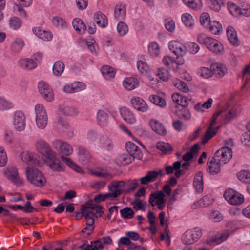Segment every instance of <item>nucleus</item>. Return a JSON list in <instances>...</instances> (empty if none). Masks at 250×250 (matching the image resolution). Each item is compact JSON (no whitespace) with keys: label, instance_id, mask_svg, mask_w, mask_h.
I'll list each match as a JSON object with an SVG mask.
<instances>
[{"label":"nucleus","instance_id":"1","mask_svg":"<svg viewBox=\"0 0 250 250\" xmlns=\"http://www.w3.org/2000/svg\"><path fill=\"white\" fill-rule=\"evenodd\" d=\"M52 145L53 148L62 154L61 159L66 165L78 172H83V170L79 166L73 163L70 158L65 157L73 153L72 146L69 144L62 140L56 139L52 142Z\"/></svg>","mask_w":250,"mask_h":250},{"label":"nucleus","instance_id":"2","mask_svg":"<svg viewBox=\"0 0 250 250\" xmlns=\"http://www.w3.org/2000/svg\"><path fill=\"white\" fill-rule=\"evenodd\" d=\"M197 40L200 44H204L213 53L220 54L224 52V47L222 43L212 37L201 34L198 36Z\"/></svg>","mask_w":250,"mask_h":250},{"label":"nucleus","instance_id":"3","mask_svg":"<svg viewBox=\"0 0 250 250\" xmlns=\"http://www.w3.org/2000/svg\"><path fill=\"white\" fill-rule=\"evenodd\" d=\"M78 113L77 110H59L57 117L56 126L59 129H61L66 135L71 137L73 135V132L70 126L64 120L63 116L65 115L69 116H75Z\"/></svg>","mask_w":250,"mask_h":250},{"label":"nucleus","instance_id":"4","mask_svg":"<svg viewBox=\"0 0 250 250\" xmlns=\"http://www.w3.org/2000/svg\"><path fill=\"white\" fill-rule=\"evenodd\" d=\"M27 180L33 185L37 187H42L46 183V180L42 173L38 169L27 167L25 170Z\"/></svg>","mask_w":250,"mask_h":250},{"label":"nucleus","instance_id":"5","mask_svg":"<svg viewBox=\"0 0 250 250\" xmlns=\"http://www.w3.org/2000/svg\"><path fill=\"white\" fill-rule=\"evenodd\" d=\"M223 196L228 203L232 205H240L244 202V196L232 188L227 189Z\"/></svg>","mask_w":250,"mask_h":250},{"label":"nucleus","instance_id":"6","mask_svg":"<svg viewBox=\"0 0 250 250\" xmlns=\"http://www.w3.org/2000/svg\"><path fill=\"white\" fill-rule=\"evenodd\" d=\"M202 235V230L196 227L186 231L183 234L182 241L185 245L192 244L198 241Z\"/></svg>","mask_w":250,"mask_h":250},{"label":"nucleus","instance_id":"7","mask_svg":"<svg viewBox=\"0 0 250 250\" xmlns=\"http://www.w3.org/2000/svg\"><path fill=\"white\" fill-rule=\"evenodd\" d=\"M232 157L231 149L228 146H224L218 150L215 153V160L225 164L229 161Z\"/></svg>","mask_w":250,"mask_h":250},{"label":"nucleus","instance_id":"8","mask_svg":"<svg viewBox=\"0 0 250 250\" xmlns=\"http://www.w3.org/2000/svg\"><path fill=\"white\" fill-rule=\"evenodd\" d=\"M222 110L218 111L213 114L212 117L210 125L207 129L205 137L202 140V144H205L209 140L213 137L216 133V131L219 129V126L215 129L213 126L217 123L218 117L222 113Z\"/></svg>","mask_w":250,"mask_h":250},{"label":"nucleus","instance_id":"9","mask_svg":"<svg viewBox=\"0 0 250 250\" xmlns=\"http://www.w3.org/2000/svg\"><path fill=\"white\" fill-rule=\"evenodd\" d=\"M126 184L124 181H113L108 185V188L112 198H116L121 195L123 192H126L125 187Z\"/></svg>","mask_w":250,"mask_h":250},{"label":"nucleus","instance_id":"10","mask_svg":"<svg viewBox=\"0 0 250 250\" xmlns=\"http://www.w3.org/2000/svg\"><path fill=\"white\" fill-rule=\"evenodd\" d=\"M13 126L15 130L18 132L23 131L26 127V117L21 110L15 112L13 116Z\"/></svg>","mask_w":250,"mask_h":250},{"label":"nucleus","instance_id":"11","mask_svg":"<svg viewBox=\"0 0 250 250\" xmlns=\"http://www.w3.org/2000/svg\"><path fill=\"white\" fill-rule=\"evenodd\" d=\"M34 146L35 149L41 154L44 158L50 156L51 154L54 152L49 144L42 139L37 140L35 143Z\"/></svg>","mask_w":250,"mask_h":250},{"label":"nucleus","instance_id":"12","mask_svg":"<svg viewBox=\"0 0 250 250\" xmlns=\"http://www.w3.org/2000/svg\"><path fill=\"white\" fill-rule=\"evenodd\" d=\"M227 5L229 11L233 15H243L247 17L250 16V7L249 5L243 4L242 5L241 8L232 2H228Z\"/></svg>","mask_w":250,"mask_h":250},{"label":"nucleus","instance_id":"13","mask_svg":"<svg viewBox=\"0 0 250 250\" xmlns=\"http://www.w3.org/2000/svg\"><path fill=\"white\" fill-rule=\"evenodd\" d=\"M164 197L165 194L161 191L152 193L150 195L149 202L152 207L157 205L159 209L163 210L166 203Z\"/></svg>","mask_w":250,"mask_h":250},{"label":"nucleus","instance_id":"14","mask_svg":"<svg viewBox=\"0 0 250 250\" xmlns=\"http://www.w3.org/2000/svg\"><path fill=\"white\" fill-rule=\"evenodd\" d=\"M39 91L43 98L47 101L51 102L54 99V94L50 86L44 81H41L38 83Z\"/></svg>","mask_w":250,"mask_h":250},{"label":"nucleus","instance_id":"15","mask_svg":"<svg viewBox=\"0 0 250 250\" xmlns=\"http://www.w3.org/2000/svg\"><path fill=\"white\" fill-rule=\"evenodd\" d=\"M168 48L175 55L177 59L182 58L186 53V47L177 41H171L168 43Z\"/></svg>","mask_w":250,"mask_h":250},{"label":"nucleus","instance_id":"16","mask_svg":"<svg viewBox=\"0 0 250 250\" xmlns=\"http://www.w3.org/2000/svg\"><path fill=\"white\" fill-rule=\"evenodd\" d=\"M94 146L98 149L110 151L113 148V143L108 136L105 135L98 137Z\"/></svg>","mask_w":250,"mask_h":250},{"label":"nucleus","instance_id":"17","mask_svg":"<svg viewBox=\"0 0 250 250\" xmlns=\"http://www.w3.org/2000/svg\"><path fill=\"white\" fill-rule=\"evenodd\" d=\"M35 121L39 129H44L48 123V115L46 110H36Z\"/></svg>","mask_w":250,"mask_h":250},{"label":"nucleus","instance_id":"18","mask_svg":"<svg viewBox=\"0 0 250 250\" xmlns=\"http://www.w3.org/2000/svg\"><path fill=\"white\" fill-rule=\"evenodd\" d=\"M6 174L12 182L18 186H22L24 185L23 181L18 175V169L14 167H9Z\"/></svg>","mask_w":250,"mask_h":250},{"label":"nucleus","instance_id":"19","mask_svg":"<svg viewBox=\"0 0 250 250\" xmlns=\"http://www.w3.org/2000/svg\"><path fill=\"white\" fill-rule=\"evenodd\" d=\"M45 159L47 164L51 169L58 171L63 170L64 166L61 164L60 161L56 158L55 152L51 154L50 156H48Z\"/></svg>","mask_w":250,"mask_h":250},{"label":"nucleus","instance_id":"20","mask_svg":"<svg viewBox=\"0 0 250 250\" xmlns=\"http://www.w3.org/2000/svg\"><path fill=\"white\" fill-rule=\"evenodd\" d=\"M221 164L215 161L213 157L209 158L207 163V170L211 174L215 175L220 171Z\"/></svg>","mask_w":250,"mask_h":250},{"label":"nucleus","instance_id":"21","mask_svg":"<svg viewBox=\"0 0 250 250\" xmlns=\"http://www.w3.org/2000/svg\"><path fill=\"white\" fill-rule=\"evenodd\" d=\"M125 147L127 151L133 158H141L142 153L140 148L133 143L128 142L125 144Z\"/></svg>","mask_w":250,"mask_h":250},{"label":"nucleus","instance_id":"22","mask_svg":"<svg viewBox=\"0 0 250 250\" xmlns=\"http://www.w3.org/2000/svg\"><path fill=\"white\" fill-rule=\"evenodd\" d=\"M210 68L212 70L213 75L219 78L223 77L227 72L226 66L222 63L212 64Z\"/></svg>","mask_w":250,"mask_h":250},{"label":"nucleus","instance_id":"23","mask_svg":"<svg viewBox=\"0 0 250 250\" xmlns=\"http://www.w3.org/2000/svg\"><path fill=\"white\" fill-rule=\"evenodd\" d=\"M193 186L197 193H201L203 192L204 189L203 174L201 171H199L195 175Z\"/></svg>","mask_w":250,"mask_h":250},{"label":"nucleus","instance_id":"24","mask_svg":"<svg viewBox=\"0 0 250 250\" xmlns=\"http://www.w3.org/2000/svg\"><path fill=\"white\" fill-rule=\"evenodd\" d=\"M149 125L155 132L159 135L165 136L167 134V130L164 126L158 121L155 120H151L149 121Z\"/></svg>","mask_w":250,"mask_h":250},{"label":"nucleus","instance_id":"25","mask_svg":"<svg viewBox=\"0 0 250 250\" xmlns=\"http://www.w3.org/2000/svg\"><path fill=\"white\" fill-rule=\"evenodd\" d=\"M226 34L229 42L234 45L239 44V40L235 29L231 26H228Z\"/></svg>","mask_w":250,"mask_h":250},{"label":"nucleus","instance_id":"26","mask_svg":"<svg viewBox=\"0 0 250 250\" xmlns=\"http://www.w3.org/2000/svg\"><path fill=\"white\" fill-rule=\"evenodd\" d=\"M130 103L135 109H146L148 108L146 102L140 97H135L131 99Z\"/></svg>","mask_w":250,"mask_h":250},{"label":"nucleus","instance_id":"27","mask_svg":"<svg viewBox=\"0 0 250 250\" xmlns=\"http://www.w3.org/2000/svg\"><path fill=\"white\" fill-rule=\"evenodd\" d=\"M139 84V81L134 77L126 78L123 82L124 87L128 90H131L137 87Z\"/></svg>","mask_w":250,"mask_h":250},{"label":"nucleus","instance_id":"28","mask_svg":"<svg viewBox=\"0 0 250 250\" xmlns=\"http://www.w3.org/2000/svg\"><path fill=\"white\" fill-rule=\"evenodd\" d=\"M19 64L21 67L25 70H32L37 67V63L31 59H21L19 60Z\"/></svg>","mask_w":250,"mask_h":250},{"label":"nucleus","instance_id":"29","mask_svg":"<svg viewBox=\"0 0 250 250\" xmlns=\"http://www.w3.org/2000/svg\"><path fill=\"white\" fill-rule=\"evenodd\" d=\"M72 25L78 33L80 34L85 33L86 27L82 20L79 18L74 19L72 21Z\"/></svg>","mask_w":250,"mask_h":250},{"label":"nucleus","instance_id":"30","mask_svg":"<svg viewBox=\"0 0 250 250\" xmlns=\"http://www.w3.org/2000/svg\"><path fill=\"white\" fill-rule=\"evenodd\" d=\"M33 31L39 38L44 41H49L52 38V35L50 32L42 30L40 27L33 28Z\"/></svg>","mask_w":250,"mask_h":250},{"label":"nucleus","instance_id":"31","mask_svg":"<svg viewBox=\"0 0 250 250\" xmlns=\"http://www.w3.org/2000/svg\"><path fill=\"white\" fill-rule=\"evenodd\" d=\"M95 21L96 24L101 27L104 28L108 24V20L105 15L98 12L95 14Z\"/></svg>","mask_w":250,"mask_h":250},{"label":"nucleus","instance_id":"32","mask_svg":"<svg viewBox=\"0 0 250 250\" xmlns=\"http://www.w3.org/2000/svg\"><path fill=\"white\" fill-rule=\"evenodd\" d=\"M163 62L167 66L176 63L177 66L175 69L174 68V70H177L178 68V65H183L185 62V60L183 58H180L179 60H175L171 57L166 56L163 59Z\"/></svg>","mask_w":250,"mask_h":250},{"label":"nucleus","instance_id":"33","mask_svg":"<svg viewBox=\"0 0 250 250\" xmlns=\"http://www.w3.org/2000/svg\"><path fill=\"white\" fill-rule=\"evenodd\" d=\"M102 75L104 78L108 80H110L115 77V70L114 68L108 66H103L101 69Z\"/></svg>","mask_w":250,"mask_h":250},{"label":"nucleus","instance_id":"34","mask_svg":"<svg viewBox=\"0 0 250 250\" xmlns=\"http://www.w3.org/2000/svg\"><path fill=\"white\" fill-rule=\"evenodd\" d=\"M134 159L128 154H122L116 159V162L119 165H126L130 164Z\"/></svg>","mask_w":250,"mask_h":250},{"label":"nucleus","instance_id":"35","mask_svg":"<svg viewBox=\"0 0 250 250\" xmlns=\"http://www.w3.org/2000/svg\"><path fill=\"white\" fill-rule=\"evenodd\" d=\"M126 16V10L124 6L117 5L114 9V17L117 20L125 19Z\"/></svg>","mask_w":250,"mask_h":250},{"label":"nucleus","instance_id":"36","mask_svg":"<svg viewBox=\"0 0 250 250\" xmlns=\"http://www.w3.org/2000/svg\"><path fill=\"white\" fill-rule=\"evenodd\" d=\"M213 199L212 196L210 195H208L207 196H204L202 199L199 200L196 203H195L193 206L198 207H206L209 206L213 203ZM193 208L194 207L193 206Z\"/></svg>","mask_w":250,"mask_h":250},{"label":"nucleus","instance_id":"37","mask_svg":"<svg viewBox=\"0 0 250 250\" xmlns=\"http://www.w3.org/2000/svg\"><path fill=\"white\" fill-rule=\"evenodd\" d=\"M20 156L22 161L26 163H34L36 155L29 151H24L21 153Z\"/></svg>","mask_w":250,"mask_h":250},{"label":"nucleus","instance_id":"38","mask_svg":"<svg viewBox=\"0 0 250 250\" xmlns=\"http://www.w3.org/2000/svg\"><path fill=\"white\" fill-rule=\"evenodd\" d=\"M24 46L23 41L21 39H16L11 45V51L13 52H18L21 50Z\"/></svg>","mask_w":250,"mask_h":250},{"label":"nucleus","instance_id":"39","mask_svg":"<svg viewBox=\"0 0 250 250\" xmlns=\"http://www.w3.org/2000/svg\"><path fill=\"white\" fill-rule=\"evenodd\" d=\"M208 28L212 34L215 35L219 34L222 31L221 24L216 21H212Z\"/></svg>","mask_w":250,"mask_h":250},{"label":"nucleus","instance_id":"40","mask_svg":"<svg viewBox=\"0 0 250 250\" xmlns=\"http://www.w3.org/2000/svg\"><path fill=\"white\" fill-rule=\"evenodd\" d=\"M123 119L127 123L133 124L135 122L134 116L130 110H120Z\"/></svg>","mask_w":250,"mask_h":250},{"label":"nucleus","instance_id":"41","mask_svg":"<svg viewBox=\"0 0 250 250\" xmlns=\"http://www.w3.org/2000/svg\"><path fill=\"white\" fill-rule=\"evenodd\" d=\"M173 84L175 87L183 92L186 93L189 90L187 84L180 79H175L173 80Z\"/></svg>","mask_w":250,"mask_h":250},{"label":"nucleus","instance_id":"42","mask_svg":"<svg viewBox=\"0 0 250 250\" xmlns=\"http://www.w3.org/2000/svg\"><path fill=\"white\" fill-rule=\"evenodd\" d=\"M64 64L61 61H57L55 62L53 67V74L57 76H60L64 71Z\"/></svg>","mask_w":250,"mask_h":250},{"label":"nucleus","instance_id":"43","mask_svg":"<svg viewBox=\"0 0 250 250\" xmlns=\"http://www.w3.org/2000/svg\"><path fill=\"white\" fill-rule=\"evenodd\" d=\"M182 21L188 27L192 28L194 25V20L192 16L188 13H185L182 16Z\"/></svg>","mask_w":250,"mask_h":250},{"label":"nucleus","instance_id":"44","mask_svg":"<svg viewBox=\"0 0 250 250\" xmlns=\"http://www.w3.org/2000/svg\"><path fill=\"white\" fill-rule=\"evenodd\" d=\"M97 119L100 125H104L107 123L108 115L105 110H99L97 115Z\"/></svg>","mask_w":250,"mask_h":250},{"label":"nucleus","instance_id":"45","mask_svg":"<svg viewBox=\"0 0 250 250\" xmlns=\"http://www.w3.org/2000/svg\"><path fill=\"white\" fill-rule=\"evenodd\" d=\"M104 248V245L101 240H97L91 242L90 245H87L84 250H99Z\"/></svg>","mask_w":250,"mask_h":250},{"label":"nucleus","instance_id":"46","mask_svg":"<svg viewBox=\"0 0 250 250\" xmlns=\"http://www.w3.org/2000/svg\"><path fill=\"white\" fill-rule=\"evenodd\" d=\"M149 99L151 102L160 107H163L166 104L165 100L158 95H150Z\"/></svg>","mask_w":250,"mask_h":250},{"label":"nucleus","instance_id":"47","mask_svg":"<svg viewBox=\"0 0 250 250\" xmlns=\"http://www.w3.org/2000/svg\"><path fill=\"white\" fill-rule=\"evenodd\" d=\"M121 216L125 219H131L133 217L134 212L130 207H125L120 210Z\"/></svg>","mask_w":250,"mask_h":250},{"label":"nucleus","instance_id":"48","mask_svg":"<svg viewBox=\"0 0 250 250\" xmlns=\"http://www.w3.org/2000/svg\"><path fill=\"white\" fill-rule=\"evenodd\" d=\"M200 21L204 27L208 28L209 24L211 22L209 14L206 12L202 13L200 18Z\"/></svg>","mask_w":250,"mask_h":250},{"label":"nucleus","instance_id":"49","mask_svg":"<svg viewBox=\"0 0 250 250\" xmlns=\"http://www.w3.org/2000/svg\"><path fill=\"white\" fill-rule=\"evenodd\" d=\"M148 50L151 56H158L160 53V48L158 44L156 42H152L148 46Z\"/></svg>","mask_w":250,"mask_h":250},{"label":"nucleus","instance_id":"50","mask_svg":"<svg viewBox=\"0 0 250 250\" xmlns=\"http://www.w3.org/2000/svg\"><path fill=\"white\" fill-rule=\"evenodd\" d=\"M14 107V105L12 102L0 97V109H10Z\"/></svg>","mask_w":250,"mask_h":250},{"label":"nucleus","instance_id":"51","mask_svg":"<svg viewBox=\"0 0 250 250\" xmlns=\"http://www.w3.org/2000/svg\"><path fill=\"white\" fill-rule=\"evenodd\" d=\"M239 179L244 183L249 184L250 182V173L248 170H243L237 174Z\"/></svg>","mask_w":250,"mask_h":250},{"label":"nucleus","instance_id":"52","mask_svg":"<svg viewBox=\"0 0 250 250\" xmlns=\"http://www.w3.org/2000/svg\"><path fill=\"white\" fill-rule=\"evenodd\" d=\"M78 149V155L79 160L84 163H86L87 161H88L90 157L89 153L83 147H79Z\"/></svg>","mask_w":250,"mask_h":250},{"label":"nucleus","instance_id":"53","mask_svg":"<svg viewBox=\"0 0 250 250\" xmlns=\"http://www.w3.org/2000/svg\"><path fill=\"white\" fill-rule=\"evenodd\" d=\"M181 163L180 161H176L173 163L172 166H167L165 167L166 173L170 175L174 172L175 170H178L180 168Z\"/></svg>","mask_w":250,"mask_h":250},{"label":"nucleus","instance_id":"54","mask_svg":"<svg viewBox=\"0 0 250 250\" xmlns=\"http://www.w3.org/2000/svg\"><path fill=\"white\" fill-rule=\"evenodd\" d=\"M81 213V216H84L86 220L88 219H94V217H97L93 212L88 210L87 207L85 206H82Z\"/></svg>","mask_w":250,"mask_h":250},{"label":"nucleus","instance_id":"55","mask_svg":"<svg viewBox=\"0 0 250 250\" xmlns=\"http://www.w3.org/2000/svg\"><path fill=\"white\" fill-rule=\"evenodd\" d=\"M52 22L54 25L60 28H64L67 26L65 21L60 17H54L52 19Z\"/></svg>","mask_w":250,"mask_h":250},{"label":"nucleus","instance_id":"56","mask_svg":"<svg viewBox=\"0 0 250 250\" xmlns=\"http://www.w3.org/2000/svg\"><path fill=\"white\" fill-rule=\"evenodd\" d=\"M117 30L119 35L123 36L127 33L128 28L127 25L125 23L120 21L117 24Z\"/></svg>","mask_w":250,"mask_h":250},{"label":"nucleus","instance_id":"57","mask_svg":"<svg viewBox=\"0 0 250 250\" xmlns=\"http://www.w3.org/2000/svg\"><path fill=\"white\" fill-rule=\"evenodd\" d=\"M199 75L202 77L208 79L213 75L212 70L207 67H202L198 71Z\"/></svg>","mask_w":250,"mask_h":250},{"label":"nucleus","instance_id":"58","mask_svg":"<svg viewBox=\"0 0 250 250\" xmlns=\"http://www.w3.org/2000/svg\"><path fill=\"white\" fill-rule=\"evenodd\" d=\"M229 234L228 230L222 231L220 234L218 235L214 239L213 243L215 244H219L226 240L229 236Z\"/></svg>","mask_w":250,"mask_h":250},{"label":"nucleus","instance_id":"59","mask_svg":"<svg viewBox=\"0 0 250 250\" xmlns=\"http://www.w3.org/2000/svg\"><path fill=\"white\" fill-rule=\"evenodd\" d=\"M210 7L213 10L218 12L224 4L223 0H210Z\"/></svg>","mask_w":250,"mask_h":250},{"label":"nucleus","instance_id":"60","mask_svg":"<svg viewBox=\"0 0 250 250\" xmlns=\"http://www.w3.org/2000/svg\"><path fill=\"white\" fill-rule=\"evenodd\" d=\"M134 208L136 210H141L145 211L146 205V203H142L139 198H136L132 203Z\"/></svg>","mask_w":250,"mask_h":250},{"label":"nucleus","instance_id":"61","mask_svg":"<svg viewBox=\"0 0 250 250\" xmlns=\"http://www.w3.org/2000/svg\"><path fill=\"white\" fill-rule=\"evenodd\" d=\"M157 75L160 79L164 81H167L169 79L168 71L164 68L158 69Z\"/></svg>","mask_w":250,"mask_h":250},{"label":"nucleus","instance_id":"62","mask_svg":"<svg viewBox=\"0 0 250 250\" xmlns=\"http://www.w3.org/2000/svg\"><path fill=\"white\" fill-rule=\"evenodd\" d=\"M175 114L180 119L188 120L191 118L189 110H175Z\"/></svg>","mask_w":250,"mask_h":250},{"label":"nucleus","instance_id":"63","mask_svg":"<svg viewBox=\"0 0 250 250\" xmlns=\"http://www.w3.org/2000/svg\"><path fill=\"white\" fill-rule=\"evenodd\" d=\"M137 66L138 70L142 74L147 73L149 70L147 64L141 61L137 62Z\"/></svg>","mask_w":250,"mask_h":250},{"label":"nucleus","instance_id":"64","mask_svg":"<svg viewBox=\"0 0 250 250\" xmlns=\"http://www.w3.org/2000/svg\"><path fill=\"white\" fill-rule=\"evenodd\" d=\"M10 26L14 29L19 28L21 24V20L18 17H13L9 20Z\"/></svg>","mask_w":250,"mask_h":250}]
</instances>
